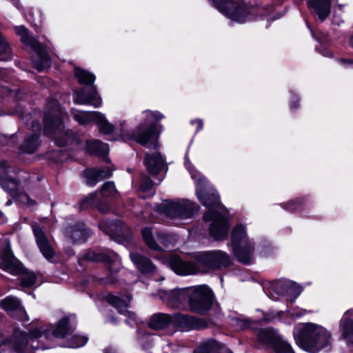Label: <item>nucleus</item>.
I'll return each instance as SVG.
<instances>
[{
	"mask_svg": "<svg viewBox=\"0 0 353 353\" xmlns=\"http://www.w3.org/2000/svg\"><path fill=\"white\" fill-rule=\"evenodd\" d=\"M36 279L33 272H27L21 278V285L25 288H30L35 283Z\"/></svg>",
	"mask_w": 353,
	"mask_h": 353,
	"instance_id": "nucleus-40",
	"label": "nucleus"
},
{
	"mask_svg": "<svg viewBox=\"0 0 353 353\" xmlns=\"http://www.w3.org/2000/svg\"><path fill=\"white\" fill-rule=\"evenodd\" d=\"M301 200L296 199L294 201H290L288 203H282L281 206L286 210L296 211L300 208Z\"/></svg>",
	"mask_w": 353,
	"mask_h": 353,
	"instance_id": "nucleus-44",
	"label": "nucleus"
},
{
	"mask_svg": "<svg viewBox=\"0 0 353 353\" xmlns=\"http://www.w3.org/2000/svg\"><path fill=\"white\" fill-rule=\"evenodd\" d=\"M83 258L90 261H103L108 263L112 272L119 271L121 267L119 256L110 250L102 252L89 251L84 255Z\"/></svg>",
	"mask_w": 353,
	"mask_h": 353,
	"instance_id": "nucleus-15",
	"label": "nucleus"
},
{
	"mask_svg": "<svg viewBox=\"0 0 353 353\" xmlns=\"http://www.w3.org/2000/svg\"><path fill=\"white\" fill-rule=\"evenodd\" d=\"M141 234L145 243L150 248L154 250H159V246L154 239L152 228H143L141 230Z\"/></svg>",
	"mask_w": 353,
	"mask_h": 353,
	"instance_id": "nucleus-36",
	"label": "nucleus"
},
{
	"mask_svg": "<svg viewBox=\"0 0 353 353\" xmlns=\"http://www.w3.org/2000/svg\"><path fill=\"white\" fill-rule=\"evenodd\" d=\"M164 159L159 152L152 154H147L145 159V165L152 174H159L164 166Z\"/></svg>",
	"mask_w": 353,
	"mask_h": 353,
	"instance_id": "nucleus-28",
	"label": "nucleus"
},
{
	"mask_svg": "<svg viewBox=\"0 0 353 353\" xmlns=\"http://www.w3.org/2000/svg\"><path fill=\"white\" fill-rule=\"evenodd\" d=\"M153 183L146 175H143L140 181V188L143 192L150 191L152 189Z\"/></svg>",
	"mask_w": 353,
	"mask_h": 353,
	"instance_id": "nucleus-42",
	"label": "nucleus"
},
{
	"mask_svg": "<svg viewBox=\"0 0 353 353\" xmlns=\"http://www.w3.org/2000/svg\"><path fill=\"white\" fill-rule=\"evenodd\" d=\"M112 174V170L109 167L101 170L90 169L85 172L84 175L88 185L93 186L99 181L109 178Z\"/></svg>",
	"mask_w": 353,
	"mask_h": 353,
	"instance_id": "nucleus-25",
	"label": "nucleus"
},
{
	"mask_svg": "<svg viewBox=\"0 0 353 353\" xmlns=\"http://www.w3.org/2000/svg\"><path fill=\"white\" fill-rule=\"evenodd\" d=\"M87 148L90 154L104 155L108 152V145L99 140H90L86 143Z\"/></svg>",
	"mask_w": 353,
	"mask_h": 353,
	"instance_id": "nucleus-33",
	"label": "nucleus"
},
{
	"mask_svg": "<svg viewBox=\"0 0 353 353\" xmlns=\"http://www.w3.org/2000/svg\"><path fill=\"white\" fill-rule=\"evenodd\" d=\"M214 6L233 21L243 23L256 19L257 7L246 5L242 0H212Z\"/></svg>",
	"mask_w": 353,
	"mask_h": 353,
	"instance_id": "nucleus-6",
	"label": "nucleus"
},
{
	"mask_svg": "<svg viewBox=\"0 0 353 353\" xmlns=\"http://www.w3.org/2000/svg\"><path fill=\"white\" fill-rule=\"evenodd\" d=\"M196 263L208 270L226 268L232 264L231 257L221 250L203 252L194 255Z\"/></svg>",
	"mask_w": 353,
	"mask_h": 353,
	"instance_id": "nucleus-13",
	"label": "nucleus"
},
{
	"mask_svg": "<svg viewBox=\"0 0 353 353\" xmlns=\"http://www.w3.org/2000/svg\"><path fill=\"white\" fill-rule=\"evenodd\" d=\"M221 348V344L216 341L209 340L199 347L194 353H216L217 350Z\"/></svg>",
	"mask_w": 353,
	"mask_h": 353,
	"instance_id": "nucleus-34",
	"label": "nucleus"
},
{
	"mask_svg": "<svg viewBox=\"0 0 353 353\" xmlns=\"http://www.w3.org/2000/svg\"><path fill=\"white\" fill-rule=\"evenodd\" d=\"M126 298L128 301H130L131 300V297L130 296H126Z\"/></svg>",
	"mask_w": 353,
	"mask_h": 353,
	"instance_id": "nucleus-57",
	"label": "nucleus"
},
{
	"mask_svg": "<svg viewBox=\"0 0 353 353\" xmlns=\"http://www.w3.org/2000/svg\"><path fill=\"white\" fill-rule=\"evenodd\" d=\"M169 265L174 272L180 275L192 274L199 272V268L195 263L183 261L177 256L170 258Z\"/></svg>",
	"mask_w": 353,
	"mask_h": 353,
	"instance_id": "nucleus-21",
	"label": "nucleus"
},
{
	"mask_svg": "<svg viewBox=\"0 0 353 353\" xmlns=\"http://www.w3.org/2000/svg\"><path fill=\"white\" fill-rule=\"evenodd\" d=\"M72 114L74 119L81 125H85L90 122L94 121L98 112H83L76 109H72Z\"/></svg>",
	"mask_w": 353,
	"mask_h": 353,
	"instance_id": "nucleus-30",
	"label": "nucleus"
},
{
	"mask_svg": "<svg viewBox=\"0 0 353 353\" xmlns=\"http://www.w3.org/2000/svg\"><path fill=\"white\" fill-rule=\"evenodd\" d=\"M224 350H225L228 353H233L232 351L226 348H225Z\"/></svg>",
	"mask_w": 353,
	"mask_h": 353,
	"instance_id": "nucleus-55",
	"label": "nucleus"
},
{
	"mask_svg": "<svg viewBox=\"0 0 353 353\" xmlns=\"http://www.w3.org/2000/svg\"><path fill=\"white\" fill-rule=\"evenodd\" d=\"M90 234L83 223H77L68 227L65 230V236L72 242L84 241Z\"/></svg>",
	"mask_w": 353,
	"mask_h": 353,
	"instance_id": "nucleus-27",
	"label": "nucleus"
},
{
	"mask_svg": "<svg viewBox=\"0 0 353 353\" xmlns=\"http://www.w3.org/2000/svg\"><path fill=\"white\" fill-rule=\"evenodd\" d=\"M185 166L194 180L196 192L200 202L209 208L203 218L205 221H212L209 228V233L212 238L216 241L223 240L228 234V220L218 211L212 210L213 208L218 207L220 199L218 192L210 185L206 178L198 172L185 157Z\"/></svg>",
	"mask_w": 353,
	"mask_h": 353,
	"instance_id": "nucleus-1",
	"label": "nucleus"
},
{
	"mask_svg": "<svg viewBox=\"0 0 353 353\" xmlns=\"http://www.w3.org/2000/svg\"><path fill=\"white\" fill-rule=\"evenodd\" d=\"M74 75L79 83L91 85L88 90L86 88H82L75 91L74 103L80 105L90 104L95 108L100 107L102 100L95 86L93 85L95 76L79 68H75Z\"/></svg>",
	"mask_w": 353,
	"mask_h": 353,
	"instance_id": "nucleus-8",
	"label": "nucleus"
},
{
	"mask_svg": "<svg viewBox=\"0 0 353 353\" xmlns=\"http://www.w3.org/2000/svg\"><path fill=\"white\" fill-rule=\"evenodd\" d=\"M145 123L139 124L132 133V138L141 145L148 148H158V137L155 134L156 123L154 121H159L164 118L163 114L158 111L145 110L143 112Z\"/></svg>",
	"mask_w": 353,
	"mask_h": 353,
	"instance_id": "nucleus-7",
	"label": "nucleus"
},
{
	"mask_svg": "<svg viewBox=\"0 0 353 353\" xmlns=\"http://www.w3.org/2000/svg\"><path fill=\"white\" fill-rule=\"evenodd\" d=\"M191 124L192 125H196V132L201 130L203 129V121L200 119H195V120H192L191 121Z\"/></svg>",
	"mask_w": 353,
	"mask_h": 353,
	"instance_id": "nucleus-45",
	"label": "nucleus"
},
{
	"mask_svg": "<svg viewBox=\"0 0 353 353\" xmlns=\"http://www.w3.org/2000/svg\"><path fill=\"white\" fill-rule=\"evenodd\" d=\"M105 353H114V351H112V350H107Z\"/></svg>",
	"mask_w": 353,
	"mask_h": 353,
	"instance_id": "nucleus-52",
	"label": "nucleus"
},
{
	"mask_svg": "<svg viewBox=\"0 0 353 353\" xmlns=\"http://www.w3.org/2000/svg\"><path fill=\"white\" fill-rule=\"evenodd\" d=\"M130 257L134 265L141 273L151 274L155 272L156 267L148 258L137 252H132Z\"/></svg>",
	"mask_w": 353,
	"mask_h": 353,
	"instance_id": "nucleus-24",
	"label": "nucleus"
},
{
	"mask_svg": "<svg viewBox=\"0 0 353 353\" xmlns=\"http://www.w3.org/2000/svg\"><path fill=\"white\" fill-rule=\"evenodd\" d=\"M294 335L300 347L310 353H317L330 345L332 334L324 327L307 323L296 327Z\"/></svg>",
	"mask_w": 353,
	"mask_h": 353,
	"instance_id": "nucleus-5",
	"label": "nucleus"
},
{
	"mask_svg": "<svg viewBox=\"0 0 353 353\" xmlns=\"http://www.w3.org/2000/svg\"><path fill=\"white\" fill-rule=\"evenodd\" d=\"M276 292L290 301H294L301 293L302 288L297 283L286 281L280 282L276 285Z\"/></svg>",
	"mask_w": 353,
	"mask_h": 353,
	"instance_id": "nucleus-22",
	"label": "nucleus"
},
{
	"mask_svg": "<svg viewBox=\"0 0 353 353\" xmlns=\"http://www.w3.org/2000/svg\"><path fill=\"white\" fill-rule=\"evenodd\" d=\"M307 7L311 14L316 18L323 21L330 13V0H308Z\"/></svg>",
	"mask_w": 353,
	"mask_h": 353,
	"instance_id": "nucleus-20",
	"label": "nucleus"
},
{
	"mask_svg": "<svg viewBox=\"0 0 353 353\" xmlns=\"http://www.w3.org/2000/svg\"><path fill=\"white\" fill-rule=\"evenodd\" d=\"M236 322L241 329H243L247 326L246 323L243 320L237 319Z\"/></svg>",
	"mask_w": 353,
	"mask_h": 353,
	"instance_id": "nucleus-50",
	"label": "nucleus"
},
{
	"mask_svg": "<svg viewBox=\"0 0 353 353\" xmlns=\"http://www.w3.org/2000/svg\"><path fill=\"white\" fill-rule=\"evenodd\" d=\"M74 327L70 323L69 317L60 319L56 326L41 325L32 329L28 334L16 330L13 341L15 353H34V350L48 349L51 346L46 343L52 337L63 338L72 332Z\"/></svg>",
	"mask_w": 353,
	"mask_h": 353,
	"instance_id": "nucleus-2",
	"label": "nucleus"
},
{
	"mask_svg": "<svg viewBox=\"0 0 353 353\" xmlns=\"http://www.w3.org/2000/svg\"><path fill=\"white\" fill-rule=\"evenodd\" d=\"M207 322L201 319L176 313L172 315V325L182 330H199L207 327Z\"/></svg>",
	"mask_w": 353,
	"mask_h": 353,
	"instance_id": "nucleus-16",
	"label": "nucleus"
},
{
	"mask_svg": "<svg viewBox=\"0 0 353 353\" xmlns=\"http://www.w3.org/2000/svg\"><path fill=\"white\" fill-rule=\"evenodd\" d=\"M340 326L342 336L349 343H353V310H349L343 314Z\"/></svg>",
	"mask_w": 353,
	"mask_h": 353,
	"instance_id": "nucleus-26",
	"label": "nucleus"
},
{
	"mask_svg": "<svg viewBox=\"0 0 353 353\" xmlns=\"http://www.w3.org/2000/svg\"><path fill=\"white\" fill-rule=\"evenodd\" d=\"M32 128L34 131H40L41 130V125L38 121H33Z\"/></svg>",
	"mask_w": 353,
	"mask_h": 353,
	"instance_id": "nucleus-48",
	"label": "nucleus"
},
{
	"mask_svg": "<svg viewBox=\"0 0 353 353\" xmlns=\"http://www.w3.org/2000/svg\"><path fill=\"white\" fill-rule=\"evenodd\" d=\"M231 243L237 260L241 263L250 264L254 250V243L248 236L245 225L239 223L233 228Z\"/></svg>",
	"mask_w": 353,
	"mask_h": 353,
	"instance_id": "nucleus-9",
	"label": "nucleus"
},
{
	"mask_svg": "<svg viewBox=\"0 0 353 353\" xmlns=\"http://www.w3.org/2000/svg\"><path fill=\"white\" fill-rule=\"evenodd\" d=\"M40 145L39 137L37 134L28 135L26 137L21 145V150L23 152L31 154L34 152Z\"/></svg>",
	"mask_w": 353,
	"mask_h": 353,
	"instance_id": "nucleus-32",
	"label": "nucleus"
},
{
	"mask_svg": "<svg viewBox=\"0 0 353 353\" xmlns=\"http://www.w3.org/2000/svg\"><path fill=\"white\" fill-rule=\"evenodd\" d=\"M149 326L154 330L164 329L172 325V315L163 313L154 314L150 321Z\"/></svg>",
	"mask_w": 353,
	"mask_h": 353,
	"instance_id": "nucleus-29",
	"label": "nucleus"
},
{
	"mask_svg": "<svg viewBox=\"0 0 353 353\" xmlns=\"http://www.w3.org/2000/svg\"><path fill=\"white\" fill-rule=\"evenodd\" d=\"M341 61L344 63H352L350 60H345V59H342Z\"/></svg>",
	"mask_w": 353,
	"mask_h": 353,
	"instance_id": "nucleus-51",
	"label": "nucleus"
},
{
	"mask_svg": "<svg viewBox=\"0 0 353 353\" xmlns=\"http://www.w3.org/2000/svg\"><path fill=\"white\" fill-rule=\"evenodd\" d=\"M66 117L65 111L56 99L47 102V111L44 114V132L52 136L58 145L63 146L76 141L75 134L65 130L62 120Z\"/></svg>",
	"mask_w": 353,
	"mask_h": 353,
	"instance_id": "nucleus-4",
	"label": "nucleus"
},
{
	"mask_svg": "<svg viewBox=\"0 0 353 353\" xmlns=\"http://www.w3.org/2000/svg\"><path fill=\"white\" fill-rule=\"evenodd\" d=\"M99 228L103 230L106 234L111 236L114 232L115 225L112 223H108L106 221H101L99 223Z\"/></svg>",
	"mask_w": 353,
	"mask_h": 353,
	"instance_id": "nucleus-43",
	"label": "nucleus"
},
{
	"mask_svg": "<svg viewBox=\"0 0 353 353\" xmlns=\"http://www.w3.org/2000/svg\"><path fill=\"white\" fill-rule=\"evenodd\" d=\"M10 54V48L6 39L0 33V60L6 61L9 59Z\"/></svg>",
	"mask_w": 353,
	"mask_h": 353,
	"instance_id": "nucleus-39",
	"label": "nucleus"
},
{
	"mask_svg": "<svg viewBox=\"0 0 353 353\" xmlns=\"http://www.w3.org/2000/svg\"><path fill=\"white\" fill-rule=\"evenodd\" d=\"M0 220H1V221H3V215L1 212H0Z\"/></svg>",
	"mask_w": 353,
	"mask_h": 353,
	"instance_id": "nucleus-53",
	"label": "nucleus"
},
{
	"mask_svg": "<svg viewBox=\"0 0 353 353\" xmlns=\"http://www.w3.org/2000/svg\"><path fill=\"white\" fill-rule=\"evenodd\" d=\"M196 203L184 199L168 201L159 206L157 211L172 219L185 220L191 219L198 212Z\"/></svg>",
	"mask_w": 353,
	"mask_h": 353,
	"instance_id": "nucleus-10",
	"label": "nucleus"
},
{
	"mask_svg": "<svg viewBox=\"0 0 353 353\" xmlns=\"http://www.w3.org/2000/svg\"><path fill=\"white\" fill-rule=\"evenodd\" d=\"M32 228L41 252L47 260H51L54 255V252L43 229L37 223L32 224Z\"/></svg>",
	"mask_w": 353,
	"mask_h": 353,
	"instance_id": "nucleus-18",
	"label": "nucleus"
},
{
	"mask_svg": "<svg viewBox=\"0 0 353 353\" xmlns=\"http://www.w3.org/2000/svg\"><path fill=\"white\" fill-rule=\"evenodd\" d=\"M0 95L1 96H9L16 99H20L21 97L17 90H11L6 87H0Z\"/></svg>",
	"mask_w": 353,
	"mask_h": 353,
	"instance_id": "nucleus-41",
	"label": "nucleus"
},
{
	"mask_svg": "<svg viewBox=\"0 0 353 353\" xmlns=\"http://www.w3.org/2000/svg\"><path fill=\"white\" fill-rule=\"evenodd\" d=\"M0 268L12 275L23 272L21 263L14 256L8 246L0 254Z\"/></svg>",
	"mask_w": 353,
	"mask_h": 353,
	"instance_id": "nucleus-17",
	"label": "nucleus"
},
{
	"mask_svg": "<svg viewBox=\"0 0 353 353\" xmlns=\"http://www.w3.org/2000/svg\"><path fill=\"white\" fill-rule=\"evenodd\" d=\"M101 194L103 197H114L118 192L112 181H107L101 187Z\"/></svg>",
	"mask_w": 353,
	"mask_h": 353,
	"instance_id": "nucleus-38",
	"label": "nucleus"
},
{
	"mask_svg": "<svg viewBox=\"0 0 353 353\" xmlns=\"http://www.w3.org/2000/svg\"><path fill=\"white\" fill-rule=\"evenodd\" d=\"M95 123L99 128V132L104 135H110L114 131V126L107 120L104 114L99 112L96 117Z\"/></svg>",
	"mask_w": 353,
	"mask_h": 353,
	"instance_id": "nucleus-31",
	"label": "nucleus"
},
{
	"mask_svg": "<svg viewBox=\"0 0 353 353\" xmlns=\"http://www.w3.org/2000/svg\"><path fill=\"white\" fill-rule=\"evenodd\" d=\"M16 34L20 37L21 41L26 46H29L36 52L37 56L32 60L34 68L38 71H42L50 65V59L43 46L33 37L28 30L23 26L14 28Z\"/></svg>",
	"mask_w": 353,
	"mask_h": 353,
	"instance_id": "nucleus-11",
	"label": "nucleus"
},
{
	"mask_svg": "<svg viewBox=\"0 0 353 353\" xmlns=\"http://www.w3.org/2000/svg\"><path fill=\"white\" fill-rule=\"evenodd\" d=\"M94 197L95 194H90L85 200L83 201V203H88L89 204H92Z\"/></svg>",
	"mask_w": 353,
	"mask_h": 353,
	"instance_id": "nucleus-47",
	"label": "nucleus"
},
{
	"mask_svg": "<svg viewBox=\"0 0 353 353\" xmlns=\"http://www.w3.org/2000/svg\"><path fill=\"white\" fill-rule=\"evenodd\" d=\"M107 300L121 314L126 317L125 321L127 323L130 324L131 322L137 321L136 314L127 310L128 305L125 300L112 294L107 296Z\"/></svg>",
	"mask_w": 353,
	"mask_h": 353,
	"instance_id": "nucleus-23",
	"label": "nucleus"
},
{
	"mask_svg": "<svg viewBox=\"0 0 353 353\" xmlns=\"http://www.w3.org/2000/svg\"><path fill=\"white\" fill-rule=\"evenodd\" d=\"M141 234L145 243L150 248L154 250H159V246L154 239L152 228H143L141 230Z\"/></svg>",
	"mask_w": 353,
	"mask_h": 353,
	"instance_id": "nucleus-35",
	"label": "nucleus"
},
{
	"mask_svg": "<svg viewBox=\"0 0 353 353\" xmlns=\"http://www.w3.org/2000/svg\"><path fill=\"white\" fill-rule=\"evenodd\" d=\"M88 341V338L85 336L73 335L65 345L69 348H78L83 346Z\"/></svg>",
	"mask_w": 353,
	"mask_h": 353,
	"instance_id": "nucleus-37",
	"label": "nucleus"
},
{
	"mask_svg": "<svg viewBox=\"0 0 353 353\" xmlns=\"http://www.w3.org/2000/svg\"><path fill=\"white\" fill-rule=\"evenodd\" d=\"M274 318V316L272 315V314H268L263 316V321L265 322H270L273 320Z\"/></svg>",
	"mask_w": 353,
	"mask_h": 353,
	"instance_id": "nucleus-49",
	"label": "nucleus"
},
{
	"mask_svg": "<svg viewBox=\"0 0 353 353\" xmlns=\"http://www.w3.org/2000/svg\"><path fill=\"white\" fill-rule=\"evenodd\" d=\"M350 43H351V46L353 47V36L350 39Z\"/></svg>",
	"mask_w": 353,
	"mask_h": 353,
	"instance_id": "nucleus-54",
	"label": "nucleus"
},
{
	"mask_svg": "<svg viewBox=\"0 0 353 353\" xmlns=\"http://www.w3.org/2000/svg\"><path fill=\"white\" fill-rule=\"evenodd\" d=\"M1 305L4 310L11 313L17 319L26 321L28 315L24 308L21 307L20 301L14 296H8L1 301Z\"/></svg>",
	"mask_w": 353,
	"mask_h": 353,
	"instance_id": "nucleus-19",
	"label": "nucleus"
},
{
	"mask_svg": "<svg viewBox=\"0 0 353 353\" xmlns=\"http://www.w3.org/2000/svg\"><path fill=\"white\" fill-rule=\"evenodd\" d=\"M160 296L172 307H181L188 300L190 310L201 314L208 311L212 305V292L205 285L163 291Z\"/></svg>",
	"mask_w": 353,
	"mask_h": 353,
	"instance_id": "nucleus-3",
	"label": "nucleus"
},
{
	"mask_svg": "<svg viewBox=\"0 0 353 353\" xmlns=\"http://www.w3.org/2000/svg\"><path fill=\"white\" fill-rule=\"evenodd\" d=\"M298 107V99L297 98L293 95L292 101L290 103V108L292 109H295Z\"/></svg>",
	"mask_w": 353,
	"mask_h": 353,
	"instance_id": "nucleus-46",
	"label": "nucleus"
},
{
	"mask_svg": "<svg viewBox=\"0 0 353 353\" xmlns=\"http://www.w3.org/2000/svg\"><path fill=\"white\" fill-rule=\"evenodd\" d=\"M258 339L263 343L271 345L275 353H294L288 342L272 328L260 330L258 333Z\"/></svg>",
	"mask_w": 353,
	"mask_h": 353,
	"instance_id": "nucleus-14",
	"label": "nucleus"
},
{
	"mask_svg": "<svg viewBox=\"0 0 353 353\" xmlns=\"http://www.w3.org/2000/svg\"><path fill=\"white\" fill-rule=\"evenodd\" d=\"M9 166L6 161L0 162V185L12 197L18 200L20 203L28 206H33L35 201L31 199L29 196L22 192L19 184L12 178L8 175Z\"/></svg>",
	"mask_w": 353,
	"mask_h": 353,
	"instance_id": "nucleus-12",
	"label": "nucleus"
},
{
	"mask_svg": "<svg viewBox=\"0 0 353 353\" xmlns=\"http://www.w3.org/2000/svg\"><path fill=\"white\" fill-rule=\"evenodd\" d=\"M303 312H301L299 315H303Z\"/></svg>",
	"mask_w": 353,
	"mask_h": 353,
	"instance_id": "nucleus-58",
	"label": "nucleus"
},
{
	"mask_svg": "<svg viewBox=\"0 0 353 353\" xmlns=\"http://www.w3.org/2000/svg\"><path fill=\"white\" fill-rule=\"evenodd\" d=\"M11 203H12V201H11L10 200H9V201L6 203V204H7L8 205H11Z\"/></svg>",
	"mask_w": 353,
	"mask_h": 353,
	"instance_id": "nucleus-56",
	"label": "nucleus"
}]
</instances>
